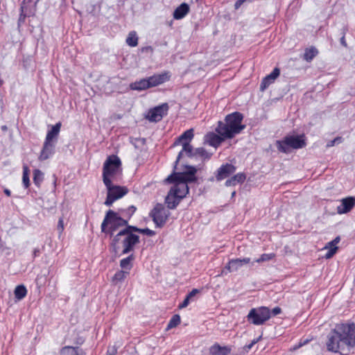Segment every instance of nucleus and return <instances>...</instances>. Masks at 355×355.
<instances>
[{
	"mask_svg": "<svg viewBox=\"0 0 355 355\" xmlns=\"http://www.w3.org/2000/svg\"><path fill=\"white\" fill-rule=\"evenodd\" d=\"M355 347V323L347 322L337 324L329 333L327 342V348L332 352H340Z\"/></svg>",
	"mask_w": 355,
	"mask_h": 355,
	"instance_id": "1",
	"label": "nucleus"
},
{
	"mask_svg": "<svg viewBox=\"0 0 355 355\" xmlns=\"http://www.w3.org/2000/svg\"><path fill=\"white\" fill-rule=\"evenodd\" d=\"M243 119V115L241 112L229 114L225 117L224 122L218 121L215 130L225 137L232 139L245 128V125L242 124Z\"/></svg>",
	"mask_w": 355,
	"mask_h": 355,
	"instance_id": "2",
	"label": "nucleus"
},
{
	"mask_svg": "<svg viewBox=\"0 0 355 355\" xmlns=\"http://www.w3.org/2000/svg\"><path fill=\"white\" fill-rule=\"evenodd\" d=\"M132 226H126L120 230L115 236H114L111 245L115 253H117L119 249V244L123 246L121 254H126L133 251L135 245L139 243V236L134 232L131 228Z\"/></svg>",
	"mask_w": 355,
	"mask_h": 355,
	"instance_id": "3",
	"label": "nucleus"
},
{
	"mask_svg": "<svg viewBox=\"0 0 355 355\" xmlns=\"http://www.w3.org/2000/svg\"><path fill=\"white\" fill-rule=\"evenodd\" d=\"M130 226L127 222V219L122 217L120 212H115L112 209H109L105 216V218L101 223V232L110 234L111 236L114 233L117 231L120 227Z\"/></svg>",
	"mask_w": 355,
	"mask_h": 355,
	"instance_id": "4",
	"label": "nucleus"
},
{
	"mask_svg": "<svg viewBox=\"0 0 355 355\" xmlns=\"http://www.w3.org/2000/svg\"><path fill=\"white\" fill-rule=\"evenodd\" d=\"M121 162L116 155L109 156L103 164V181L104 184L116 180L117 176L121 175Z\"/></svg>",
	"mask_w": 355,
	"mask_h": 355,
	"instance_id": "5",
	"label": "nucleus"
},
{
	"mask_svg": "<svg viewBox=\"0 0 355 355\" xmlns=\"http://www.w3.org/2000/svg\"><path fill=\"white\" fill-rule=\"evenodd\" d=\"M169 79L170 76L168 73L164 72L131 83L129 87L132 90L142 91L159 85L168 81Z\"/></svg>",
	"mask_w": 355,
	"mask_h": 355,
	"instance_id": "6",
	"label": "nucleus"
},
{
	"mask_svg": "<svg viewBox=\"0 0 355 355\" xmlns=\"http://www.w3.org/2000/svg\"><path fill=\"white\" fill-rule=\"evenodd\" d=\"M304 135H288L282 140L277 141V148L282 153H288L290 148L299 149L306 146V143Z\"/></svg>",
	"mask_w": 355,
	"mask_h": 355,
	"instance_id": "7",
	"label": "nucleus"
},
{
	"mask_svg": "<svg viewBox=\"0 0 355 355\" xmlns=\"http://www.w3.org/2000/svg\"><path fill=\"white\" fill-rule=\"evenodd\" d=\"M184 168L186 169L185 171L174 172L165 180V182L171 184L173 181L178 180L180 182H185L187 185L188 183L196 182L197 180L196 168L189 165H184Z\"/></svg>",
	"mask_w": 355,
	"mask_h": 355,
	"instance_id": "8",
	"label": "nucleus"
},
{
	"mask_svg": "<svg viewBox=\"0 0 355 355\" xmlns=\"http://www.w3.org/2000/svg\"><path fill=\"white\" fill-rule=\"evenodd\" d=\"M246 318L250 324L257 326L262 325L271 318L270 310L266 306L252 308Z\"/></svg>",
	"mask_w": 355,
	"mask_h": 355,
	"instance_id": "9",
	"label": "nucleus"
},
{
	"mask_svg": "<svg viewBox=\"0 0 355 355\" xmlns=\"http://www.w3.org/2000/svg\"><path fill=\"white\" fill-rule=\"evenodd\" d=\"M105 185L107 193L104 204L108 207L111 206L114 201L122 198L128 192L127 187L114 185L112 182H110V183Z\"/></svg>",
	"mask_w": 355,
	"mask_h": 355,
	"instance_id": "10",
	"label": "nucleus"
},
{
	"mask_svg": "<svg viewBox=\"0 0 355 355\" xmlns=\"http://www.w3.org/2000/svg\"><path fill=\"white\" fill-rule=\"evenodd\" d=\"M169 215V211L160 203H157L150 212V216L157 227H163L166 223Z\"/></svg>",
	"mask_w": 355,
	"mask_h": 355,
	"instance_id": "11",
	"label": "nucleus"
},
{
	"mask_svg": "<svg viewBox=\"0 0 355 355\" xmlns=\"http://www.w3.org/2000/svg\"><path fill=\"white\" fill-rule=\"evenodd\" d=\"M168 108L169 107L168 103H162L160 105L150 109L146 118L150 122H159L164 116L167 115Z\"/></svg>",
	"mask_w": 355,
	"mask_h": 355,
	"instance_id": "12",
	"label": "nucleus"
},
{
	"mask_svg": "<svg viewBox=\"0 0 355 355\" xmlns=\"http://www.w3.org/2000/svg\"><path fill=\"white\" fill-rule=\"evenodd\" d=\"M173 186L171 188L170 191L173 194L179 197L181 200L184 198L189 193V187L185 182H180L178 180H175Z\"/></svg>",
	"mask_w": 355,
	"mask_h": 355,
	"instance_id": "13",
	"label": "nucleus"
},
{
	"mask_svg": "<svg viewBox=\"0 0 355 355\" xmlns=\"http://www.w3.org/2000/svg\"><path fill=\"white\" fill-rule=\"evenodd\" d=\"M236 171V167L231 164H223L216 171V179L221 181L233 174Z\"/></svg>",
	"mask_w": 355,
	"mask_h": 355,
	"instance_id": "14",
	"label": "nucleus"
},
{
	"mask_svg": "<svg viewBox=\"0 0 355 355\" xmlns=\"http://www.w3.org/2000/svg\"><path fill=\"white\" fill-rule=\"evenodd\" d=\"M55 142L44 140L39 159L44 161L51 157L55 153Z\"/></svg>",
	"mask_w": 355,
	"mask_h": 355,
	"instance_id": "15",
	"label": "nucleus"
},
{
	"mask_svg": "<svg viewBox=\"0 0 355 355\" xmlns=\"http://www.w3.org/2000/svg\"><path fill=\"white\" fill-rule=\"evenodd\" d=\"M355 206V198L354 197H347L341 200V204L337 207V212L339 214H347Z\"/></svg>",
	"mask_w": 355,
	"mask_h": 355,
	"instance_id": "16",
	"label": "nucleus"
},
{
	"mask_svg": "<svg viewBox=\"0 0 355 355\" xmlns=\"http://www.w3.org/2000/svg\"><path fill=\"white\" fill-rule=\"evenodd\" d=\"M250 263V258L245 257L243 259H233L229 261L225 268L229 272L238 270L241 267Z\"/></svg>",
	"mask_w": 355,
	"mask_h": 355,
	"instance_id": "17",
	"label": "nucleus"
},
{
	"mask_svg": "<svg viewBox=\"0 0 355 355\" xmlns=\"http://www.w3.org/2000/svg\"><path fill=\"white\" fill-rule=\"evenodd\" d=\"M280 70L279 68L275 67L272 71L265 78H263L261 85L260 90L264 91L269 85L275 82L276 78L279 76Z\"/></svg>",
	"mask_w": 355,
	"mask_h": 355,
	"instance_id": "18",
	"label": "nucleus"
},
{
	"mask_svg": "<svg viewBox=\"0 0 355 355\" xmlns=\"http://www.w3.org/2000/svg\"><path fill=\"white\" fill-rule=\"evenodd\" d=\"M182 149L178 153L177 159L175 162V166H174L175 170L178 169V164L180 162V159L182 157L184 154H185L188 157H190V158L194 157V154H193L194 149H193V146L190 144V143L183 142V144H182Z\"/></svg>",
	"mask_w": 355,
	"mask_h": 355,
	"instance_id": "19",
	"label": "nucleus"
},
{
	"mask_svg": "<svg viewBox=\"0 0 355 355\" xmlns=\"http://www.w3.org/2000/svg\"><path fill=\"white\" fill-rule=\"evenodd\" d=\"M206 139L209 144L213 147L217 148L226 139H230V137H225L220 133L210 132L206 135Z\"/></svg>",
	"mask_w": 355,
	"mask_h": 355,
	"instance_id": "20",
	"label": "nucleus"
},
{
	"mask_svg": "<svg viewBox=\"0 0 355 355\" xmlns=\"http://www.w3.org/2000/svg\"><path fill=\"white\" fill-rule=\"evenodd\" d=\"M340 237L339 236H336L334 240L327 243L324 249H328V252L326 253L324 257L327 259H331L333 256L336 253L338 248L336 245L340 242Z\"/></svg>",
	"mask_w": 355,
	"mask_h": 355,
	"instance_id": "21",
	"label": "nucleus"
},
{
	"mask_svg": "<svg viewBox=\"0 0 355 355\" xmlns=\"http://www.w3.org/2000/svg\"><path fill=\"white\" fill-rule=\"evenodd\" d=\"M232 349L229 346H220L218 343H215L209 348L210 355H228L230 354Z\"/></svg>",
	"mask_w": 355,
	"mask_h": 355,
	"instance_id": "22",
	"label": "nucleus"
},
{
	"mask_svg": "<svg viewBox=\"0 0 355 355\" xmlns=\"http://www.w3.org/2000/svg\"><path fill=\"white\" fill-rule=\"evenodd\" d=\"M66 340L72 344V346L73 347H79L84 343L85 339V337L80 334V333L73 331L69 334L66 338Z\"/></svg>",
	"mask_w": 355,
	"mask_h": 355,
	"instance_id": "23",
	"label": "nucleus"
},
{
	"mask_svg": "<svg viewBox=\"0 0 355 355\" xmlns=\"http://www.w3.org/2000/svg\"><path fill=\"white\" fill-rule=\"evenodd\" d=\"M61 122L56 123L52 126L51 129L48 131L45 140L51 142H57V139L61 128Z\"/></svg>",
	"mask_w": 355,
	"mask_h": 355,
	"instance_id": "24",
	"label": "nucleus"
},
{
	"mask_svg": "<svg viewBox=\"0 0 355 355\" xmlns=\"http://www.w3.org/2000/svg\"><path fill=\"white\" fill-rule=\"evenodd\" d=\"M189 6L187 3H182L174 10L173 14V18L175 19H181L189 12Z\"/></svg>",
	"mask_w": 355,
	"mask_h": 355,
	"instance_id": "25",
	"label": "nucleus"
},
{
	"mask_svg": "<svg viewBox=\"0 0 355 355\" xmlns=\"http://www.w3.org/2000/svg\"><path fill=\"white\" fill-rule=\"evenodd\" d=\"M193 130L192 128L189 129L184 132L179 137L176 139L173 144V146L183 144V142L190 143V141L193 138Z\"/></svg>",
	"mask_w": 355,
	"mask_h": 355,
	"instance_id": "26",
	"label": "nucleus"
},
{
	"mask_svg": "<svg viewBox=\"0 0 355 355\" xmlns=\"http://www.w3.org/2000/svg\"><path fill=\"white\" fill-rule=\"evenodd\" d=\"M60 355H85V352L79 347L65 346L61 349Z\"/></svg>",
	"mask_w": 355,
	"mask_h": 355,
	"instance_id": "27",
	"label": "nucleus"
},
{
	"mask_svg": "<svg viewBox=\"0 0 355 355\" xmlns=\"http://www.w3.org/2000/svg\"><path fill=\"white\" fill-rule=\"evenodd\" d=\"M181 199L171 191L168 192L165 198V203L169 209H174L179 205Z\"/></svg>",
	"mask_w": 355,
	"mask_h": 355,
	"instance_id": "28",
	"label": "nucleus"
},
{
	"mask_svg": "<svg viewBox=\"0 0 355 355\" xmlns=\"http://www.w3.org/2000/svg\"><path fill=\"white\" fill-rule=\"evenodd\" d=\"M135 260V256L131 254L128 257L124 258L120 261V267L122 270L130 271L132 268V261Z\"/></svg>",
	"mask_w": 355,
	"mask_h": 355,
	"instance_id": "29",
	"label": "nucleus"
},
{
	"mask_svg": "<svg viewBox=\"0 0 355 355\" xmlns=\"http://www.w3.org/2000/svg\"><path fill=\"white\" fill-rule=\"evenodd\" d=\"M318 53V50L315 47L306 49L303 55L304 60L311 62Z\"/></svg>",
	"mask_w": 355,
	"mask_h": 355,
	"instance_id": "30",
	"label": "nucleus"
},
{
	"mask_svg": "<svg viewBox=\"0 0 355 355\" xmlns=\"http://www.w3.org/2000/svg\"><path fill=\"white\" fill-rule=\"evenodd\" d=\"M43 180L44 173L40 169H35L33 171V182L35 186L40 188Z\"/></svg>",
	"mask_w": 355,
	"mask_h": 355,
	"instance_id": "31",
	"label": "nucleus"
},
{
	"mask_svg": "<svg viewBox=\"0 0 355 355\" xmlns=\"http://www.w3.org/2000/svg\"><path fill=\"white\" fill-rule=\"evenodd\" d=\"M129 275V272L128 271H125V270H119L118 272H116L115 273V275H114V277H112V282L114 284H116L118 282H121L122 281H123L127 275Z\"/></svg>",
	"mask_w": 355,
	"mask_h": 355,
	"instance_id": "32",
	"label": "nucleus"
},
{
	"mask_svg": "<svg viewBox=\"0 0 355 355\" xmlns=\"http://www.w3.org/2000/svg\"><path fill=\"white\" fill-rule=\"evenodd\" d=\"M26 293L27 290L24 285H19L15 289V296L19 300L23 299Z\"/></svg>",
	"mask_w": 355,
	"mask_h": 355,
	"instance_id": "33",
	"label": "nucleus"
},
{
	"mask_svg": "<svg viewBox=\"0 0 355 355\" xmlns=\"http://www.w3.org/2000/svg\"><path fill=\"white\" fill-rule=\"evenodd\" d=\"M193 154L194 157H200L204 159H209L211 157V155L209 154L207 152V150L202 147L196 148L193 151Z\"/></svg>",
	"mask_w": 355,
	"mask_h": 355,
	"instance_id": "34",
	"label": "nucleus"
},
{
	"mask_svg": "<svg viewBox=\"0 0 355 355\" xmlns=\"http://www.w3.org/2000/svg\"><path fill=\"white\" fill-rule=\"evenodd\" d=\"M126 43L132 47L138 44V37L135 32H130L126 39Z\"/></svg>",
	"mask_w": 355,
	"mask_h": 355,
	"instance_id": "35",
	"label": "nucleus"
},
{
	"mask_svg": "<svg viewBox=\"0 0 355 355\" xmlns=\"http://www.w3.org/2000/svg\"><path fill=\"white\" fill-rule=\"evenodd\" d=\"M180 316L178 314L174 315L167 324V329L177 327L180 323Z\"/></svg>",
	"mask_w": 355,
	"mask_h": 355,
	"instance_id": "36",
	"label": "nucleus"
},
{
	"mask_svg": "<svg viewBox=\"0 0 355 355\" xmlns=\"http://www.w3.org/2000/svg\"><path fill=\"white\" fill-rule=\"evenodd\" d=\"M133 231H135V232H139V233H142V234H146L149 236H154L155 234V232L153 231V230H151L148 228H145V229H141V228H139L136 226H132V227H130Z\"/></svg>",
	"mask_w": 355,
	"mask_h": 355,
	"instance_id": "37",
	"label": "nucleus"
},
{
	"mask_svg": "<svg viewBox=\"0 0 355 355\" xmlns=\"http://www.w3.org/2000/svg\"><path fill=\"white\" fill-rule=\"evenodd\" d=\"M22 181H23L24 186L26 189L30 186L28 169L27 166L24 167Z\"/></svg>",
	"mask_w": 355,
	"mask_h": 355,
	"instance_id": "38",
	"label": "nucleus"
},
{
	"mask_svg": "<svg viewBox=\"0 0 355 355\" xmlns=\"http://www.w3.org/2000/svg\"><path fill=\"white\" fill-rule=\"evenodd\" d=\"M136 211V207L133 205L130 206L128 208L125 209L124 210V217L125 219H127V222L128 223V220L130 219L132 216L134 214V213Z\"/></svg>",
	"mask_w": 355,
	"mask_h": 355,
	"instance_id": "39",
	"label": "nucleus"
},
{
	"mask_svg": "<svg viewBox=\"0 0 355 355\" xmlns=\"http://www.w3.org/2000/svg\"><path fill=\"white\" fill-rule=\"evenodd\" d=\"M275 257V254L274 253L263 254L261 255V257L259 259H256L255 261L257 263L268 261L272 259Z\"/></svg>",
	"mask_w": 355,
	"mask_h": 355,
	"instance_id": "40",
	"label": "nucleus"
},
{
	"mask_svg": "<svg viewBox=\"0 0 355 355\" xmlns=\"http://www.w3.org/2000/svg\"><path fill=\"white\" fill-rule=\"evenodd\" d=\"M232 178L234 179L235 184L243 183L245 180L246 175L243 173H239L234 175Z\"/></svg>",
	"mask_w": 355,
	"mask_h": 355,
	"instance_id": "41",
	"label": "nucleus"
},
{
	"mask_svg": "<svg viewBox=\"0 0 355 355\" xmlns=\"http://www.w3.org/2000/svg\"><path fill=\"white\" fill-rule=\"evenodd\" d=\"M348 29L347 27L345 26H343L342 28L340 29V34L342 35V37L340 40V44L345 46L347 47V44L345 40V34L347 32Z\"/></svg>",
	"mask_w": 355,
	"mask_h": 355,
	"instance_id": "42",
	"label": "nucleus"
},
{
	"mask_svg": "<svg viewBox=\"0 0 355 355\" xmlns=\"http://www.w3.org/2000/svg\"><path fill=\"white\" fill-rule=\"evenodd\" d=\"M24 7L23 6H21V13L19 15V17L18 19V26H21L22 24L24 23L25 19L26 17V14L24 12Z\"/></svg>",
	"mask_w": 355,
	"mask_h": 355,
	"instance_id": "43",
	"label": "nucleus"
},
{
	"mask_svg": "<svg viewBox=\"0 0 355 355\" xmlns=\"http://www.w3.org/2000/svg\"><path fill=\"white\" fill-rule=\"evenodd\" d=\"M261 338V336H259V338H256V339H254L253 340H252V342L248 344V345H245L243 347V349L245 350V352H248L250 349H251V348L257 343H258L260 339Z\"/></svg>",
	"mask_w": 355,
	"mask_h": 355,
	"instance_id": "44",
	"label": "nucleus"
},
{
	"mask_svg": "<svg viewBox=\"0 0 355 355\" xmlns=\"http://www.w3.org/2000/svg\"><path fill=\"white\" fill-rule=\"evenodd\" d=\"M343 138L341 137H336L335 139L329 141L327 144V148H329V147H332L334 146L336 144H340L343 141Z\"/></svg>",
	"mask_w": 355,
	"mask_h": 355,
	"instance_id": "45",
	"label": "nucleus"
},
{
	"mask_svg": "<svg viewBox=\"0 0 355 355\" xmlns=\"http://www.w3.org/2000/svg\"><path fill=\"white\" fill-rule=\"evenodd\" d=\"M57 230L59 232V234H62L64 230V220L62 218H60L58 220Z\"/></svg>",
	"mask_w": 355,
	"mask_h": 355,
	"instance_id": "46",
	"label": "nucleus"
},
{
	"mask_svg": "<svg viewBox=\"0 0 355 355\" xmlns=\"http://www.w3.org/2000/svg\"><path fill=\"white\" fill-rule=\"evenodd\" d=\"M254 0H237L236 2H235V4H234V8L236 10L239 9L241 5L245 3V2H253Z\"/></svg>",
	"mask_w": 355,
	"mask_h": 355,
	"instance_id": "47",
	"label": "nucleus"
},
{
	"mask_svg": "<svg viewBox=\"0 0 355 355\" xmlns=\"http://www.w3.org/2000/svg\"><path fill=\"white\" fill-rule=\"evenodd\" d=\"M190 300H191L186 296L184 301L179 304L178 308L180 309L186 308L189 305Z\"/></svg>",
	"mask_w": 355,
	"mask_h": 355,
	"instance_id": "48",
	"label": "nucleus"
},
{
	"mask_svg": "<svg viewBox=\"0 0 355 355\" xmlns=\"http://www.w3.org/2000/svg\"><path fill=\"white\" fill-rule=\"evenodd\" d=\"M200 291L197 288H193L189 293L187 295V297L192 300L193 297H194L196 294L199 293Z\"/></svg>",
	"mask_w": 355,
	"mask_h": 355,
	"instance_id": "49",
	"label": "nucleus"
},
{
	"mask_svg": "<svg viewBox=\"0 0 355 355\" xmlns=\"http://www.w3.org/2000/svg\"><path fill=\"white\" fill-rule=\"evenodd\" d=\"M281 312H282V309L279 306H276L274 309H272V311H270L271 314H272L273 315H277L279 314Z\"/></svg>",
	"mask_w": 355,
	"mask_h": 355,
	"instance_id": "50",
	"label": "nucleus"
},
{
	"mask_svg": "<svg viewBox=\"0 0 355 355\" xmlns=\"http://www.w3.org/2000/svg\"><path fill=\"white\" fill-rule=\"evenodd\" d=\"M225 184L226 187H230V186L236 185V184H235L232 177L230 179L227 180L225 183Z\"/></svg>",
	"mask_w": 355,
	"mask_h": 355,
	"instance_id": "51",
	"label": "nucleus"
},
{
	"mask_svg": "<svg viewBox=\"0 0 355 355\" xmlns=\"http://www.w3.org/2000/svg\"><path fill=\"white\" fill-rule=\"evenodd\" d=\"M116 349L114 347L109 348L107 352V355H116Z\"/></svg>",
	"mask_w": 355,
	"mask_h": 355,
	"instance_id": "52",
	"label": "nucleus"
},
{
	"mask_svg": "<svg viewBox=\"0 0 355 355\" xmlns=\"http://www.w3.org/2000/svg\"><path fill=\"white\" fill-rule=\"evenodd\" d=\"M142 52H144V51H150V52H153V49L152 46H145L144 48H142L141 49Z\"/></svg>",
	"mask_w": 355,
	"mask_h": 355,
	"instance_id": "53",
	"label": "nucleus"
},
{
	"mask_svg": "<svg viewBox=\"0 0 355 355\" xmlns=\"http://www.w3.org/2000/svg\"><path fill=\"white\" fill-rule=\"evenodd\" d=\"M40 250L39 248L34 249L33 252V258L37 257L40 254Z\"/></svg>",
	"mask_w": 355,
	"mask_h": 355,
	"instance_id": "54",
	"label": "nucleus"
},
{
	"mask_svg": "<svg viewBox=\"0 0 355 355\" xmlns=\"http://www.w3.org/2000/svg\"><path fill=\"white\" fill-rule=\"evenodd\" d=\"M3 192L7 196H10L11 195V192L8 189H5Z\"/></svg>",
	"mask_w": 355,
	"mask_h": 355,
	"instance_id": "55",
	"label": "nucleus"
},
{
	"mask_svg": "<svg viewBox=\"0 0 355 355\" xmlns=\"http://www.w3.org/2000/svg\"><path fill=\"white\" fill-rule=\"evenodd\" d=\"M124 210L125 209H119L116 212H120L122 214V217H124Z\"/></svg>",
	"mask_w": 355,
	"mask_h": 355,
	"instance_id": "56",
	"label": "nucleus"
},
{
	"mask_svg": "<svg viewBox=\"0 0 355 355\" xmlns=\"http://www.w3.org/2000/svg\"><path fill=\"white\" fill-rule=\"evenodd\" d=\"M1 130H2L3 131H6V130H8V128H7V126H6V125H2V126H1Z\"/></svg>",
	"mask_w": 355,
	"mask_h": 355,
	"instance_id": "57",
	"label": "nucleus"
},
{
	"mask_svg": "<svg viewBox=\"0 0 355 355\" xmlns=\"http://www.w3.org/2000/svg\"><path fill=\"white\" fill-rule=\"evenodd\" d=\"M235 193H236V192L233 191L232 193V197H234L235 196Z\"/></svg>",
	"mask_w": 355,
	"mask_h": 355,
	"instance_id": "58",
	"label": "nucleus"
},
{
	"mask_svg": "<svg viewBox=\"0 0 355 355\" xmlns=\"http://www.w3.org/2000/svg\"><path fill=\"white\" fill-rule=\"evenodd\" d=\"M3 84V80H0V87Z\"/></svg>",
	"mask_w": 355,
	"mask_h": 355,
	"instance_id": "59",
	"label": "nucleus"
}]
</instances>
